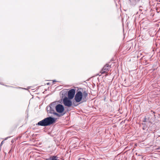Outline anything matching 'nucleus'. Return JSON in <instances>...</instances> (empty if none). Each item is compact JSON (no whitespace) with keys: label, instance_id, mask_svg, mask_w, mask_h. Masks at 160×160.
<instances>
[{"label":"nucleus","instance_id":"423d86ee","mask_svg":"<svg viewBox=\"0 0 160 160\" xmlns=\"http://www.w3.org/2000/svg\"><path fill=\"white\" fill-rule=\"evenodd\" d=\"M110 66L108 64H106L103 67L102 71H101V73L102 74H103L106 72L108 71L110 68Z\"/></svg>","mask_w":160,"mask_h":160},{"label":"nucleus","instance_id":"f257e3e1","mask_svg":"<svg viewBox=\"0 0 160 160\" xmlns=\"http://www.w3.org/2000/svg\"><path fill=\"white\" fill-rule=\"evenodd\" d=\"M88 96L87 93L84 91L82 93L81 91L78 92L75 96L74 99L77 102H79L82 99L83 102H86L87 100L86 97Z\"/></svg>","mask_w":160,"mask_h":160},{"label":"nucleus","instance_id":"4468645a","mask_svg":"<svg viewBox=\"0 0 160 160\" xmlns=\"http://www.w3.org/2000/svg\"><path fill=\"white\" fill-rule=\"evenodd\" d=\"M8 87H11L12 86H8Z\"/></svg>","mask_w":160,"mask_h":160},{"label":"nucleus","instance_id":"dca6fc26","mask_svg":"<svg viewBox=\"0 0 160 160\" xmlns=\"http://www.w3.org/2000/svg\"><path fill=\"white\" fill-rule=\"evenodd\" d=\"M0 84H1V83H0Z\"/></svg>","mask_w":160,"mask_h":160},{"label":"nucleus","instance_id":"ddd939ff","mask_svg":"<svg viewBox=\"0 0 160 160\" xmlns=\"http://www.w3.org/2000/svg\"><path fill=\"white\" fill-rule=\"evenodd\" d=\"M146 120V118H145L144 121H145Z\"/></svg>","mask_w":160,"mask_h":160},{"label":"nucleus","instance_id":"20e7f679","mask_svg":"<svg viewBox=\"0 0 160 160\" xmlns=\"http://www.w3.org/2000/svg\"><path fill=\"white\" fill-rule=\"evenodd\" d=\"M55 108L57 112L60 113H62L64 110L63 106L60 104L57 105L56 106Z\"/></svg>","mask_w":160,"mask_h":160},{"label":"nucleus","instance_id":"9d476101","mask_svg":"<svg viewBox=\"0 0 160 160\" xmlns=\"http://www.w3.org/2000/svg\"><path fill=\"white\" fill-rule=\"evenodd\" d=\"M17 88H21V89H23L27 90H28V92H29V89L30 88V87H28L27 88H22L20 87H18Z\"/></svg>","mask_w":160,"mask_h":160},{"label":"nucleus","instance_id":"39448f33","mask_svg":"<svg viewBox=\"0 0 160 160\" xmlns=\"http://www.w3.org/2000/svg\"><path fill=\"white\" fill-rule=\"evenodd\" d=\"M75 91L74 89H72L70 90L68 92V98L70 99H72L73 98L75 95Z\"/></svg>","mask_w":160,"mask_h":160},{"label":"nucleus","instance_id":"2eb2a0df","mask_svg":"<svg viewBox=\"0 0 160 160\" xmlns=\"http://www.w3.org/2000/svg\"><path fill=\"white\" fill-rule=\"evenodd\" d=\"M56 115H58V114L57 113H56Z\"/></svg>","mask_w":160,"mask_h":160},{"label":"nucleus","instance_id":"7ed1b4c3","mask_svg":"<svg viewBox=\"0 0 160 160\" xmlns=\"http://www.w3.org/2000/svg\"><path fill=\"white\" fill-rule=\"evenodd\" d=\"M63 103L65 106L68 107H70L72 105L71 101L67 97H65L63 99Z\"/></svg>","mask_w":160,"mask_h":160},{"label":"nucleus","instance_id":"f03ea898","mask_svg":"<svg viewBox=\"0 0 160 160\" xmlns=\"http://www.w3.org/2000/svg\"><path fill=\"white\" fill-rule=\"evenodd\" d=\"M55 121L54 118L51 117L45 118L42 121L38 122L36 125L46 126L49 125L53 123Z\"/></svg>","mask_w":160,"mask_h":160},{"label":"nucleus","instance_id":"6e6552de","mask_svg":"<svg viewBox=\"0 0 160 160\" xmlns=\"http://www.w3.org/2000/svg\"><path fill=\"white\" fill-rule=\"evenodd\" d=\"M30 104V100H29V105H28V109L26 111V113H27V118H28L29 117V112H29L28 107H29V105Z\"/></svg>","mask_w":160,"mask_h":160},{"label":"nucleus","instance_id":"0eeeda50","mask_svg":"<svg viewBox=\"0 0 160 160\" xmlns=\"http://www.w3.org/2000/svg\"><path fill=\"white\" fill-rule=\"evenodd\" d=\"M58 157L57 156H53L46 159V160H58Z\"/></svg>","mask_w":160,"mask_h":160},{"label":"nucleus","instance_id":"1a4fd4ad","mask_svg":"<svg viewBox=\"0 0 160 160\" xmlns=\"http://www.w3.org/2000/svg\"><path fill=\"white\" fill-rule=\"evenodd\" d=\"M54 104V103H52L51 104H50V113H53L54 112V110H53L52 109V105L53 104Z\"/></svg>","mask_w":160,"mask_h":160},{"label":"nucleus","instance_id":"f8f14e48","mask_svg":"<svg viewBox=\"0 0 160 160\" xmlns=\"http://www.w3.org/2000/svg\"><path fill=\"white\" fill-rule=\"evenodd\" d=\"M4 141H3L1 143V145H2V144H3Z\"/></svg>","mask_w":160,"mask_h":160},{"label":"nucleus","instance_id":"9b49d317","mask_svg":"<svg viewBox=\"0 0 160 160\" xmlns=\"http://www.w3.org/2000/svg\"><path fill=\"white\" fill-rule=\"evenodd\" d=\"M10 137H7V138H5V140H7V139H8V138H10Z\"/></svg>","mask_w":160,"mask_h":160}]
</instances>
